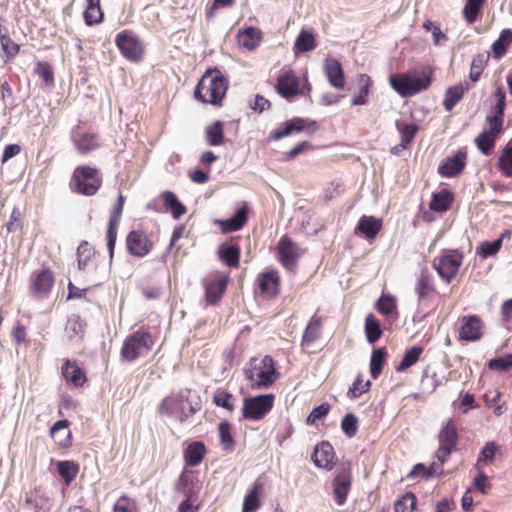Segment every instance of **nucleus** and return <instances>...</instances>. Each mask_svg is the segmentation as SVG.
<instances>
[{"label":"nucleus","mask_w":512,"mask_h":512,"mask_svg":"<svg viewBox=\"0 0 512 512\" xmlns=\"http://www.w3.org/2000/svg\"><path fill=\"white\" fill-rule=\"evenodd\" d=\"M325 318L315 312L309 319L301 338L300 346L303 352L313 353L312 347L314 343L320 340L323 332V324Z\"/></svg>","instance_id":"17"},{"label":"nucleus","mask_w":512,"mask_h":512,"mask_svg":"<svg viewBox=\"0 0 512 512\" xmlns=\"http://www.w3.org/2000/svg\"><path fill=\"white\" fill-rule=\"evenodd\" d=\"M228 87V79L218 68H208L194 89V97L203 104L221 107Z\"/></svg>","instance_id":"2"},{"label":"nucleus","mask_w":512,"mask_h":512,"mask_svg":"<svg viewBox=\"0 0 512 512\" xmlns=\"http://www.w3.org/2000/svg\"><path fill=\"white\" fill-rule=\"evenodd\" d=\"M71 140L76 151L83 156L102 147V140L99 133L82 131L79 126L73 130Z\"/></svg>","instance_id":"14"},{"label":"nucleus","mask_w":512,"mask_h":512,"mask_svg":"<svg viewBox=\"0 0 512 512\" xmlns=\"http://www.w3.org/2000/svg\"><path fill=\"white\" fill-rule=\"evenodd\" d=\"M263 40V32L261 29L249 26L245 27L242 30H239L237 34V42L240 47L248 50L254 51L256 50Z\"/></svg>","instance_id":"27"},{"label":"nucleus","mask_w":512,"mask_h":512,"mask_svg":"<svg viewBox=\"0 0 512 512\" xmlns=\"http://www.w3.org/2000/svg\"><path fill=\"white\" fill-rule=\"evenodd\" d=\"M500 315L502 325L506 329L512 330V298L502 303Z\"/></svg>","instance_id":"64"},{"label":"nucleus","mask_w":512,"mask_h":512,"mask_svg":"<svg viewBox=\"0 0 512 512\" xmlns=\"http://www.w3.org/2000/svg\"><path fill=\"white\" fill-rule=\"evenodd\" d=\"M83 17L87 26H93L103 22L104 12L101 8L100 0H87Z\"/></svg>","instance_id":"40"},{"label":"nucleus","mask_w":512,"mask_h":512,"mask_svg":"<svg viewBox=\"0 0 512 512\" xmlns=\"http://www.w3.org/2000/svg\"><path fill=\"white\" fill-rule=\"evenodd\" d=\"M306 126V120L300 117H295L284 122L277 129L269 134V140L278 141L284 137L301 132Z\"/></svg>","instance_id":"29"},{"label":"nucleus","mask_w":512,"mask_h":512,"mask_svg":"<svg viewBox=\"0 0 512 512\" xmlns=\"http://www.w3.org/2000/svg\"><path fill=\"white\" fill-rule=\"evenodd\" d=\"M218 254L220 260L227 266L232 268L239 267L241 250L238 244L221 245Z\"/></svg>","instance_id":"39"},{"label":"nucleus","mask_w":512,"mask_h":512,"mask_svg":"<svg viewBox=\"0 0 512 512\" xmlns=\"http://www.w3.org/2000/svg\"><path fill=\"white\" fill-rule=\"evenodd\" d=\"M324 72L329 83L336 89H343L346 84L341 63L335 58H326Z\"/></svg>","instance_id":"28"},{"label":"nucleus","mask_w":512,"mask_h":512,"mask_svg":"<svg viewBox=\"0 0 512 512\" xmlns=\"http://www.w3.org/2000/svg\"><path fill=\"white\" fill-rule=\"evenodd\" d=\"M351 487V474L349 471H341L333 481V494L338 505H343L347 499Z\"/></svg>","instance_id":"31"},{"label":"nucleus","mask_w":512,"mask_h":512,"mask_svg":"<svg viewBox=\"0 0 512 512\" xmlns=\"http://www.w3.org/2000/svg\"><path fill=\"white\" fill-rule=\"evenodd\" d=\"M115 45L121 55L130 62L139 63L144 59L145 46L140 37L130 29L116 35Z\"/></svg>","instance_id":"9"},{"label":"nucleus","mask_w":512,"mask_h":512,"mask_svg":"<svg viewBox=\"0 0 512 512\" xmlns=\"http://www.w3.org/2000/svg\"><path fill=\"white\" fill-rule=\"evenodd\" d=\"M54 283V273L49 268L34 271L31 275L30 292L36 299H45L49 296Z\"/></svg>","instance_id":"15"},{"label":"nucleus","mask_w":512,"mask_h":512,"mask_svg":"<svg viewBox=\"0 0 512 512\" xmlns=\"http://www.w3.org/2000/svg\"><path fill=\"white\" fill-rule=\"evenodd\" d=\"M126 249L132 256L145 257L153 249V242L141 229L130 231L125 240Z\"/></svg>","instance_id":"18"},{"label":"nucleus","mask_w":512,"mask_h":512,"mask_svg":"<svg viewBox=\"0 0 512 512\" xmlns=\"http://www.w3.org/2000/svg\"><path fill=\"white\" fill-rule=\"evenodd\" d=\"M416 496L407 492L394 503L395 512H413L416 506Z\"/></svg>","instance_id":"61"},{"label":"nucleus","mask_w":512,"mask_h":512,"mask_svg":"<svg viewBox=\"0 0 512 512\" xmlns=\"http://www.w3.org/2000/svg\"><path fill=\"white\" fill-rule=\"evenodd\" d=\"M364 328L369 343H375L383 334L379 320L372 313L366 316Z\"/></svg>","instance_id":"47"},{"label":"nucleus","mask_w":512,"mask_h":512,"mask_svg":"<svg viewBox=\"0 0 512 512\" xmlns=\"http://www.w3.org/2000/svg\"><path fill=\"white\" fill-rule=\"evenodd\" d=\"M488 58L489 56L484 54H477L473 57L469 72V78L472 82L475 83L480 79L486 67Z\"/></svg>","instance_id":"55"},{"label":"nucleus","mask_w":512,"mask_h":512,"mask_svg":"<svg viewBox=\"0 0 512 512\" xmlns=\"http://www.w3.org/2000/svg\"><path fill=\"white\" fill-rule=\"evenodd\" d=\"M511 43H512V30L511 29L502 30L499 38L492 45L494 57L495 58L502 57L506 53V51Z\"/></svg>","instance_id":"51"},{"label":"nucleus","mask_w":512,"mask_h":512,"mask_svg":"<svg viewBox=\"0 0 512 512\" xmlns=\"http://www.w3.org/2000/svg\"><path fill=\"white\" fill-rule=\"evenodd\" d=\"M487 0H467L463 9L462 16L468 25L473 24L482 16L483 8Z\"/></svg>","instance_id":"42"},{"label":"nucleus","mask_w":512,"mask_h":512,"mask_svg":"<svg viewBox=\"0 0 512 512\" xmlns=\"http://www.w3.org/2000/svg\"><path fill=\"white\" fill-rule=\"evenodd\" d=\"M376 310L383 316L389 317L397 313L396 300L391 295L383 294L376 302Z\"/></svg>","instance_id":"54"},{"label":"nucleus","mask_w":512,"mask_h":512,"mask_svg":"<svg viewBox=\"0 0 512 512\" xmlns=\"http://www.w3.org/2000/svg\"><path fill=\"white\" fill-rule=\"evenodd\" d=\"M386 358L387 350L385 347H380L372 351L370 358V374L373 379H377L382 373L384 365L386 364Z\"/></svg>","instance_id":"45"},{"label":"nucleus","mask_w":512,"mask_h":512,"mask_svg":"<svg viewBox=\"0 0 512 512\" xmlns=\"http://www.w3.org/2000/svg\"><path fill=\"white\" fill-rule=\"evenodd\" d=\"M396 128L401 136V146L407 148L412 143L418 131V126L414 123H402L397 121Z\"/></svg>","instance_id":"52"},{"label":"nucleus","mask_w":512,"mask_h":512,"mask_svg":"<svg viewBox=\"0 0 512 512\" xmlns=\"http://www.w3.org/2000/svg\"><path fill=\"white\" fill-rule=\"evenodd\" d=\"M415 292L419 301L430 299L438 294L433 275L427 270L422 269L417 276Z\"/></svg>","instance_id":"26"},{"label":"nucleus","mask_w":512,"mask_h":512,"mask_svg":"<svg viewBox=\"0 0 512 512\" xmlns=\"http://www.w3.org/2000/svg\"><path fill=\"white\" fill-rule=\"evenodd\" d=\"M498 451L499 446L494 441L487 442L477 458L475 468L480 470L484 465L491 464Z\"/></svg>","instance_id":"50"},{"label":"nucleus","mask_w":512,"mask_h":512,"mask_svg":"<svg viewBox=\"0 0 512 512\" xmlns=\"http://www.w3.org/2000/svg\"><path fill=\"white\" fill-rule=\"evenodd\" d=\"M243 373L252 390H266L280 377L277 363L270 355L250 358Z\"/></svg>","instance_id":"3"},{"label":"nucleus","mask_w":512,"mask_h":512,"mask_svg":"<svg viewBox=\"0 0 512 512\" xmlns=\"http://www.w3.org/2000/svg\"><path fill=\"white\" fill-rule=\"evenodd\" d=\"M464 255L461 251L445 250L433 260V268L437 274L447 284H450L457 276L460 267L463 264Z\"/></svg>","instance_id":"7"},{"label":"nucleus","mask_w":512,"mask_h":512,"mask_svg":"<svg viewBox=\"0 0 512 512\" xmlns=\"http://www.w3.org/2000/svg\"><path fill=\"white\" fill-rule=\"evenodd\" d=\"M0 43L7 60L13 59L20 51V46L8 35L2 33L0 25Z\"/></svg>","instance_id":"59"},{"label":"nucleus","mask_w":512,"mask_h":512,"mask_svg":"<svg viewBox=\"0 0 512 512\" xmlns=\"http://www.w3.org/2000/svg\"><path fill=\"white\" fill-rule=\"evenodd\" d=\"M100 255L87 241H81L77 247L78 269L87 272H96Z\"/></svg>","instance_id":"23"},{"label":"nucleus","mask_w":512,"mask_h":512,"mask_svg":"<svg viewBox=\"0 0 512 512\" xmlns=\"http://www.w3.org/2000/svg\"><path fill=\"white\" fill-rule=\"evenodd\" d=\"M205 139L210 146L224 144V125L221 121H215L205 129Z\"/></svg>","instance_id":"46"},{"label":"nucleus","mask_w":512,"mask_h":512,"mask_svg":"<svg viewBox=\"0 0 512 512\" xmlns=\"http://www.w3.org/2000/svg\"><path fill=\"white\" fill-rule=\"evenodd\" d=\"M458 341L476 342L483 337L484 323L478 315H464L458 318Z\"/></svg>","instance_id":"12"},{"label":"nucleus","mask_w":512,"mask_h":512,"mask_svg":"<svg viewBox=\"0 0 512 512\" xmlns=\"http://www.w3.org/2000/svg\"><path fill=\"white\" fill-rule=\"evenodd\" d=\"M70 422L68 420H59L57 421L50 429V436L56 441L57 434L60 431H66V437L63 440H60L58 444L63 447H68L71 445V432L67 430Z\"/></svg>","instance_id":"60"},{"label":"nucleus","mask_w":512,"mask_h":512,"mask_svg":"<svg viewBox=\"0 0 512 512\" xmlns=\"http://www.w3.org/2000/svg\"><path fill=\"white\" fill-rule=\"evenodd\" d=\"M276 90L287 100H291L295 96L302 94L299 78L291 69L282 71L278 76Z\"/></svg>","instance_id":"21"},{"label":"nucleus","mask_w":512,"mask_h":512,"mask_svg":"<svg viewBox=\"0 0 512 512\" xmlns=\"http://www.w3.org/2000/svg\"><path fill=\"white\" fill-rule=\"evenodd\" d=\"M265 485L257 479L244 497L242 512H256L261 505Z\"/></svg>","instance_id":"30"},{"label":"nucleus","mask_w":512,"mask_h":512,"mask_svg":"<svg viewBox=\"0 0 512 512\" xmlns=\"http://www.w3.org/2000/svg\"><path fill=\"white\" fill-rule=\"evenodd\" d=\"M229 281V274L220 270L212 271L202 279L204 298L208 305L216 306L221 302Z\"/></svg>","instance_id":"8"},{"label":"nucleus","mask_w":512,"mask_h":512,"mask_svg":"<svg viewBox=\"0 0 512 512\" xmlns=\"http://www.w3.org/2000/svg\"><path fill=\"white\" fill-rule=\"evenodd\" d=\"M277 254L280 263L288 270L296 267L297 261L301 256L298 245L287 235L280 238L277 245Z\"/></svg>","instance_id":"20"},{"label":"nucleus","mask_w":512,"mask_h":512,"mask_svg":"<svg viewBox=\"0 0 512 512\" xmlns=\"http://www.w3.org/2000/svg\"><path fill=\"white\" fill-rule=\"evenodd\" d=\"M248 206L244 204L236 211V214L226 220H219L218 224L223 233H231L240 230L248 220Z\"/></svg>","instance_id":"33"},{"label":"nucleus","mask_w":512,"mask_h":512,"mask_svg":"<svg viewBox=\"0 0 512 512\" xmlns=\"http://www.w3.org/2000/svg\"><path fill=\"white\" fill-rule=\"evenodd\" d=\"M160 199L166 211L170 212L174 219H180L187 212V208L182 204L176 194L172 191H163Z\"/></svg>","instance_id":"35"},{"label":"nucleus","mask_w":512,"mask_h":512,"mask_svg":"<svg viewBox=\"0 0 512 512\" xmlns=\"http://www.w3.org/2000/svg\"><path fill=\"white\" fill-rule=\"evenodd\" d=\"M467 152L464 149L444 159L438 167V173L445 178H452L460 175L466 167Z\"/></svg>","instance_id":"22"},{"label":"nucleus","mask_w":512,"mask_h":512,"mask_svg":"<svg viewBox=\"0 0 512 512\" xmlns=\"http://www.w3.org/2000/svg\"><path fill=\"white\" fill-rule=\"evenodd\" d=\"M311 458L317 467L327 470H331L336 463L334 448L328 441L317 444Z\"/></svg>","instance_id":"25"},{"label":"nucleus","mask_w":512,"mask_h":512,"mask_svg":"<svg viewBox=\"0 0 512 512\" xmlns=\"http://www.w3.org/2000/svg\"><path fill=\"white\" fill-rule=\"evenodd\" d=\"M220 442L224 450L231 451L234 448L235 441L232 435L231 424L227 421L220 422L218 425Z\"/></svg>","instance_id":"57"},{"label":"nucleus","mask_w":512,"mask_h":512,"mask_svg":"<svg viewBox=\"0 0 512 512\" xmlns=\"http://www.w3.org/2000/svg\"><path fill=\"white\" fill-rule=\"evenodd\" d=\"M102 184L103 177L100 169L82 164L73 170L69 187L74 193L90 197L98 193Z\"/></svg>","instance_id":"4"},{"label":"nucleus","mask_w":512,"mask_h":512,"mask_svg":"<svg viewBox=\"0 0 512 512\" xmlns=\"http://www.w3.org/2000/svg\"><path fill=\"white\" fill-rule=\"evenodd\" d=\"M57 470L66 486H69L76 478L79 472V466L73 461H59L57 463Z\"/></svg>","instance_id":"49"},{"label":"nucleus","mask_w":512,"mask_h":512,"mask_svg":"<svg viewBox=\"0 0 512 512\" xmlns=\"http://www.w3.org/2000/svg\"><path fill=\"white\" fill-rule=\"evenodd\" d=\"M125 203V197L120 193L117 201L114 203L112 210L110 211L108 227H107V248L109 251L110 260L114 256V249L117 239V229L122 216L123 208Z\"/></svg>","instance_id":"19"},{"label":"nucleus","mask_w":512,"mask_h":512,"mask_svg":"<svg viewBox=\"0 0 512 512\" xmlns=\"http://www.w3.org/2000/svg\"><path fill=\"white\" fill-rule=\"evenodd\" d=\"M445 462L439 460L433 461L429 467H426L422 463L416 464L411 470L409 476L412 478L422 477L428 479L434 475L441 476L444 474L443 465Z\"/></svg>","instance_id":"37"},{"label":"nucleus","mask_w":512,"mask_h":512,"mask_svg":"<svg viewBox=\"0 0 512 512\" xmlns=\"http://www.w3.org/2000/svg\"><path fill=\"white\" fill-rule=\"evenodd\" d=\"M202 484L196 471L184 468L174 485V491L185 498H198Z\"/></svg>","instance_id":"16"},{"label":"nucleus","mask_w":512,"mask_h":512,"mask_svg":"<svg viewBox=\"0 0 512 512\" xmlns=\"http://www.w3.org/2000/svg\"><path fill=\"white\" fill-rule=\"evenodd\" d=\"M34 72L43 79L46 86L54 84V72L50 63L43 61L37 62Z\"/></svg>","instance_id":"63"},{"label":"nucleus","mask_w":512,"mask_h":512,"mask_svg":"<svg viewBox=\"0 0 512 512\" xmlns=\"http://www.w3.org/2000/svg\"><path fill=\"white\" fill-rule=\"evenodd\" d=\"M432 71H423L415 77L411 73H397L389 77L390 86L403 98L412 97L430 87Z\"/></svg>","instance_id":"6"},{"label":"nucleus","mask_w":512,"mask_h":512,"mask_svg":"<svg viewBox=\"0 0 512 512\" xmlns=\"http://www.w3.org/2000/svg\"><path fill=\"white\" fill-rule=\"evenodd\" d=\"M424 352V348L421 346H413L407 349L403 355L401 362L395 366L396 372H404L414 364H416L421 355Z\"/></svg>","instance_id":"44"},{"label":"nucleus","mask_w":512,"mask_h":512,"mask_svg":"<svg viewBox=\"0 0 512 512\" xmlns=\"http://www.w3.org/2000/svg\"><path fill=\"white\" fill-rule=\"evenodd\" d=\"M453 201V193L448 189H441L432 194L429 208L434 212H446L451 208Z\"/></svg>","instance_id":"36"},{"label":"nucleus","mask_w":512,"mask_h":512,"mask_svg":"<svg viewBox=\"0 0 512 512\" xmlns=\"http://www.w3.org/2000/svg\"><path fill=\"white\" fill-rule=\"evenodd\" d=\"M154 343L152 334L148 330L140 328L129 334L123 341L120 350L121 359L126 362H134L145 357L151 352Z\"/></svg>","instance_id":"5"},{"label":"nucleus","mask_w":512,"mask_h":512,"mask_svg":"<svg viewBox=\"0 0 512 512\" xmlns=\"http://www.w3.org/2000/svg\"><path fill=\"white\" fill-rule=\"evenodd\" d=\"M11 337L16 346V350L22 346L27 349L30 345L31 341L27 333V328L20 323H17L11 330Z\"/></svg>","instance_id":"58"},{"label":"nucleus","mask_w":512,"mask_h":512,"mask_svg":"<svg viewBox=\"0 0 512 512\" xmlns=\"http://www.w3.org/2000/svg\"><path fill=\"white\" fill-rule=\"evenodd\" d=\"M256 284L261 296L272 299L280 294L281 276L277 269L268 267L257 275Z\"/></svg>","instance_id":"13"},{"label":"nucleus","mask_w":512,"mask_h":512,"mask_svg":"<svg viewBox=\"0 0 512 512\" xmlns=\"http://www.w3.org/2000/svg\"><path fill=\"white\" fill-rule=\"evenodd\" d=\"M207 454V448L202 441H193L187 445L183 452V459L186 466H198Z\"/></svg>","instance_id":"32"},{"label":"nucleus","mask_w":512,"mask_h":512,"mask_svg":"<svg viewBox=\"0 0 512 512\" xmlns=\"http://www.w3.org/2000/svg\"><path fill=\"white\" fill-rule=\"evenodd\" d=\"M359 93L352 98L351 104L353 106L365 105L369 94V89L372 85V80L367 74H360L358 77Z\"/></svg>","instance_id":"48"},{"label":"nucleus","mask_w":512,"mask_h":512,"mask_svg":"<svg viewBox=\"0 0 512 512\" xmlns=\"http://www.w3.org/2000/svg\"><path fill=\"white\" fill-rule=\"evenodd\" d=\"M370 388H371V381L370 380L364 381L362 374L359 373L356 376L352 386L349 388V390L347 392V397L349 399L359 398L364 393H367L370 390Z\"/></svg>","instance_id":"56"},{"label":"nucleus","mask_w":512,"mask_h":512,"mask_svg":"<svg viewBox=\"0 0 512 512\" xmlns=\"http://www.w3.org/2000/svg\"><path fill=\"white\" fill-rule=\"evenodd\" d=\"M213 402L216 406L225 408L228 411L234 410L235 398L226 390H217L213 396Z\"/></svg>","instance_id":"62"},{"label":"nucleus","mask_w":512,"mask_h":512,"mask_svg":"<svg viewBox=\"0 0 512 512\" xmlns=\"http://www.w3.org/2000/svg\"><path fill=\"white\" fill-rule=\"evenodd\" d=\"M382 229V220L373 216H362L356 226L355 232L367 239H374Z\"/></svg>","instance_id":"34"},{"label":"nucleus","mask_w":512,"mask_h":512,"mask_svg":"<svg viewBox=\"0 0 512 512\" xmlns=\"http://www.w3.org/2000/svg\"><path fill=\"white\" fill-rule=\"evenodd\" d=\"M317 41L312 30L302 29L294 42L295 53H304L316 48Z\"/></svg>","instance_id":"38"},{"label":"nucleus","mask_w":512,"mask_h":512,"mask_svg":"<svg viewBox=\"0 0 512 512\" xmlns=\"http://www.w3.org/2000/svg\"><path fill=\"white\" fill-rule=\"evenodd\" d=\"M61 375L67 385L74 388H81L87 382L85 371L78 365L76 361L65 359L61 366Z\"/></svg>","instance_id":"24"},{"label":"nucleus","mask_w":512,"mask_h":512,"mask_svg":"<svg viewBox=\"0 0 512 512\" xmlns=\"http://www.w3.org/2000/svg\"><path fill=\"white\" fill-rule=\"evenodd\" d=\"M470 88L469 84H458L449 87L445 92L443 106L447 112L452 111L455 105L463 98L465 92Z\"/></svg>","instance_id":"41"},{"label":"nucleus","mask_w":512,"mask_h":512,"mask_svg":"<svg viewBox=\"0 0 512 512\" xmlns=\"http://www.w3.org/2000/svg\"><path fill=\"white\" fill-rule=\"evenodd\" d=\"M274 402V394H262L245 398L242 407V415L249 420H262L273 409Z\"/></svg>","instance_id":"11"},{"label":"nucleus","mask_w":512,"mask_h":512,"mask_svg":"<svg viewBox=\"0 0 512 512\" xmlns=\"http://www.w3.org/2000/svg\"><path fill=\"white\" fill-rule=\"evenodd\" d=\"M498 136L491 134L486 131H482L477 138L475 143L477 148L486 156L490 155L495 147Z\"/></svg>","instance_id":"53"},{"label":"nucleus","mask_w":512,"mask_h":512,"mask_svg":"<svg viewBox=\"0 0 512 512\" xmlns=\"http://www.w3.org/2000/svg\"><path fill=\"white\" fill-rule=\"evenodd\" d=\"M496 167L503 176L512 177V140L502 149Z\"/></svg>","instance_id":"43"},{"label":"nucleus","mask_w":512,"mask_h":512,"mask_svg":"<svg viewBox=\"0 0 512 512\" xmlns=\"http://www.w3.org/2000/svg\"><path fill=\"white\" fill-rule=\"evenodd\" d=\"M201 407L200 397L192 389L184 388L163 398L157 411L161 416H174L180 423H184L200 411Z\"/></svg>","instance_id":"1"},{"label":"nucleus","mask_w":512,"mask_h":512,"mask_svg":"<svg viewBox=\"0 0 512 512\" xmlns=\"http://www.w3.org/2000/svg\"><path fill=\"white\" fill-rule=\"evenodd\" d=\"M438 449L435 457L441 462H446L458 444V427L453 419L443 422L438 432Z\"/></svg>","instance_id":"10"}]
</instances>
